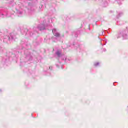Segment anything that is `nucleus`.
Segmentation results:
<instances>
[{
    "mask_svg": "<svg viewBox=\"0 0 128 128\" xmlns=\"http://www.w3.org/2000/svg\"><path fill=\"white\" fill-rule=\"evenodd\" d=\"M52 32H53L54 36H55L56 38H59V36H60V33L58 32L56 29H54L52 30Z\"/></svg>",
    "mask_w": 128,
    "mask_h": 128,
    "instance_id": "1",
    "label": "nucleus"
},
{
    "mask_svg": "<svg viewBox=\"0 0 128 128\" xmlns=\"http://www.w3.org/2000/svg\"><path fill=\"white\" fill-rule=\"evenodd\" d=\"M38 28L40 30H46V26L41 25L38 27Z\"/></svg>",
    "mask_w": 128,
    "mask_h": 128,
    "instance_id": "2",
    "label": "nucleus"
},
{
    "mask_svg": "<svg viewBox=\"0 0 128 128\" xmlns=\"http://www.w3.org/2000/svg\"><path fill=\"white\" fill-rule=\"evenodd\" d=\"M62 58L63 60H66V57L65 56H62Z\"/></svg>",
    "mask_w": 128,
    "mask_h": 128,
    "instance_id": "3",
    "label": "nucleus"
},
{
    "mask_svg": "<svg viewBox=\"0 0 128 128\" xmlns=\"http://www.w3.org/2000/svg\"><path fill=\"white\" fill-rule=\"evenodd\" d=\"M56 54H57V56H60V52L58 51L57 52Z\"/></svg>",
    "mask_w": 128,
    "mask_h": 128,
    "instance_id": "4",
    "label": "nucleus"
},
{
    "mask_svg": "<svg viewBox=\"0 0 128 128\" xmlns=\"http://www.w3.org/2000/svg\"><path fill=\"white\" fill-rule=\"evenodd\" d=\"M9 40H14V38L12 37V35H10V37H9Z\"/></svg>",
    "mask_w": 128,
    "mask_h": 128,
    "instance_id": "5",
    "label": "nucleus"
},
{
    "mask_svg": "<svg viewBox=\"0 0 128 128\" xmlns=\"http://www.w3.org/2000/svg\"><path fill=\"white\" fill-rule=\"evenodd\" d=\"M98 64H100V63L97 62V63H96V64H94V66H98Z\"/></svg>",
    "mask_w": 128,
    "mask_h": 128,
    "instance_id": "6",
    "label": "nucleus"
},
{
    "mask_svg": "<svg viewBox=\"0 0 128 128\" xmlns=\"http://www.w3.org/2000/svg\"><path fill=\"white\" fill-rule=\"evenodd\" d=\"M124 38L126 39V40H127V38H126V35H125V36H124Z\"/></svg>",
    "mask_w": 128,
    "mask_h": 128,
    "instance_id": "7",
    "label": "nucleus"
},
{
    "mask_svg": "<svg viewBox=\"0 0 128 128\" xmlns=\"http://www.w3.org/2000/svg\"><path fill=\"white\" fill-rule=\"evenodd\" d=\"M20 14H22V13H20Z\"/></svg>",
    "mask_w": 128,
    "mask_h": 128,
    "instance_id": "8",
    "label": "nucleus"
},
{
    "mask_svg": "<svg viewBox=\"0 0 128 128\" xmlns=\"http://www.w3.org/2000/svg\"><path fill=\"white\" fill-rule=\"evenodd\" d=\"M106 50H104V52H106Z\"/></svg>",
    "mask_w": 128,
    "mask_h": 128,
    "instance_id": "9",
    "label": "nucleus"
}]
</instances>
